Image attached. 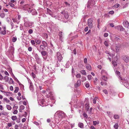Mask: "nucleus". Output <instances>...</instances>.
Instances as JSON below:
<instances>
[{"instance_id":"nucleus-1","label":"nucleus","mask_w":129,"mask_h":129,"mask_svg":"<svg viewBox=\"0 0 129 129\" xmlns=\"http://www.w3.org/2000/svg\"><path fill=\"white\" fill-rule=\"evenodd\" d=\"M23 20L24 21V25L25 27H30L31 26L34 24V22L30 21L27 17H24Z\"/></svg>"},{"instance_id":"nucleus-2","label":"nucleus","mask_w":129,"mask_h":129,"mask_svg":"<svg viewBox=\"0 0 129 129\" xmlns=\"http://www.w3.org/2000/svg\"><path fill=\"white\" fill-rule=\"evenodd\" d=\"M57 115L58 117L62 118L65 117V114L62 111H58L56 112L54 114V116Z\"/></svg>"},{"instance_id":"nucleus-3","label":"nucleus","mask_w":129,"mask_h":129,"mask_svg":"<svg viewBox=\"0 0 129 129\" xmlns=\"http://www.w3.org/2000/svg\"><path fill=\"white\" fill-rule=\"evenodd\" d=\"M95 4V2L94 0L91 1V0H89L88 2L87 7L88 8L89 7L90 8L91 7H90V6H93Z\"/></svg>"},{"instance_id":"nucleus-4","label":"nucleus","mask_w":129,"mask_h":129,"mask_svg":"<svg viewBox=\"0 0 129 129\" xmlns=\"http://www.w3.org/2000/svg\"><path fill=\"white\" fill-rule=\"evenodd\" d=\"M93 22V20L89 18L88 20L87 24L88 26L90 28H92V22Z\"/></svg>"},{"instance_id":"nucleus-5","label":"nucleus","mask_w":129,"mask_h":129,"mask_svg":"<svg viewBox=\"0 0 129 129\" xmlns=\"http://www.w3.org/2000/svg\"><path fill=\"white\" fill-rule=\"evenodd\" d=\"M57 57L59 62H60L63 59V57L62 56L61 54L59 52L57 53Z\"/></svg>"},{"instance_id":"nucleus-6","label":"nucleus","mask_w":129,"mask_h":129,"mask_svg":"<svg viewBox=\"0 0 129 129\" xmlns=\"http://www.w3.org/2000/svg\"><path fill=\"white\" fill-rule=\"evenodd\" d=\"M122 59L126 63H128L129 62V57L127 56L124 55L123 56Z\"/></svg>"},{"instance_id":"nucleus-7","label":"nucleus","mask_w":129,"mask_h":129,"mask_svg":"<svg viewBox=\"0 0 129 129\" xmlns=\"http://www.w3.org/2000/svg\"><path fill=\"white\" fill-rule=\"evenodd\" d=\"M28 81L29 83L30 84V89L31 91H32L34 90V87L33 84L30 79H28Z\"/></svg>"},{"instance_id":"nucleus-8","label":"nucleus","mask_w":129,"mask_h":129,"mask_svg":"<svg viewBox=\"0 0 129 129\" xmlns=\"http://www.w3.org/2000/svg\"><path fill=\"white\" fill-rule=\"evenodd\" d=\"M123 24L124 27L127 28H128L129 26V23L127 21H124L123 22Z\"/></svg>"},{"instance_id":"nucleus-9","label":"nucleus","mask_w":129,"mask_h":129,"mask_svg":"<svg viewBox=\"0 0 129 129\" xmlns=\"http://www.w3.org/2000/svg\"><path fill=\"white\" fill-rule=\"evenodd\" d=\"M81 82L80 80H78L77 83L75 84V86L76 87H77L79 86L81 84Z\"/></svg>"},{"instance_id":"nucleus-10","label":"nucleus","mask_w":129,"mask_h":129,"mask_svg":"<svg viewBox=\"0 0 129 129\" xmlns=\"http://www.w3.org/2000/svg\"><path fill=\"white\" fill-rule=\"evenodd\" d=\"M23 8L24 9L26 10H28V9L30 8V6L28 4H27L24 6Z\"/></svg>"},{"instance_id":"nucleus-11","label":"nucleus","mask_w":129,"mask_h":129,"mask_svg":"<svg viewBox=\"0 0 129 129\" xmlns=\"http://www.w3.org/2000/svg\"><path fill=\"white\" fill-rule=\"evenodd\" d=\"M59 39L62 42L63 41V38L62 34V32H60L59 33Z\"/></svg>"},{"instance_id":"nucleus-12","label":"nucleus","mask_w":129,"mask_h":129,"mask_svg":"<svg viewBox=\"0 0 129 129\" xmlns=\"http://www.w3.org/2000/svg\"><path fill=\"white\" fill-rule=\"evenodd\" d=\"M40 52H41V54L42 56H45L46 54V52L45 51H41V50L39 49L38 50Z\"/></svg>"},{"instance_id":"nucleus-13","label":"nucleus","mask_w":129,"mask_h":129,"mask_svg":"<svg viewBox=\"0 0 129 129\" xmlns=\"http://www.w3.org/2000/svg\"><path fill=\"white\" fill-rule=\"evenodd\" d=\"M117 28L118 29H120V31H123L124 30V28L123 27L121 26H117Z\"/></svg>"},{"instance_id":"nucleus-14","label":"nucleus","mask_w":129,"mask_h":129,"mask_svg":"<svg viewBox=\"0 0 129 129\" xmlns=\"http://www.w3.org/2000/svg\"><path fill=\"white\" fill-rule=\"evenodd\" d=\"M111 49L113 50L114 51L116 52H117L119 50V49H118V47L116 46H115V49H114V48H113V47H111Z\"/></svg>"},{"instance_id":"nucleus-15","label":"nucleus","mask_w":129,"mask_h":129,"mask_svg":"<svg viewBox=\"0 0 129 129\" xmlns=\"http://www.w3.org/2000/svg\"><path fill=\"white\" fill-rule=\"evenodd\" d=\"M86 66L87 69L89 71H90L91 70V66L89 64H87L86 65Z\"/></svg>"},{"instance_id":"nucleus-16","label":"nucleus","mask_w":129,"mask_h":129,"mask_svg":"<svg viewBox=\"0 0 129 129\" xmlns=\"http://www.w3.org/2000/svg\"><path fill=\"white\" fill-rule=\"evenodd\" d=\"M84 124L82 122H79L78 124V126L81 128H83Z\"/></svg>"},{"instance_id":"nucleus-17","label":"nucleus","mask_w":129,"mask_h":129,"mask_svg":"<svg viewBox=\"0 0 129 129\" xmlns=\"http://www.w3.org/2000/svg\"><path fill=\"white\" fill-rule=\"evenodd\" d=\"M3 29L4 30L1 32V34L3 35H5L6 34V28L5 27H3Z\"/></svg>"},{"instance_id":"nucleus-18","label":"nucleus","mask_w":129,"mask_h":129,"mask_svg":"<svg viewBox=\"0 0 129 129\" xmlns=\"http://www.w3.org/2000/svg\"><path fill=\"white\" fill-rule=\"evenodd\" d=\"M31 12L32 14L33 15H36L37 14V12L35 9H33Z\"/></svg>"},{"instance_id":"nucleus-19","label":"nucleus","mask_w":129,"mask_h":129,"mask_svg":"<svg viewBox=\"0 0 129 129\" xmlns=\"http://www.w3.org/2000/svg\"><path fill=\"white\" fill-rule=\"evenodd\" d=\"M116 74L117 75L119 78H120V79L122 80L120 74V73L119 71H116Z\"/></svg>"},{"instance_id":"nucleus-20","label":"nucleus","mask_w":129,"mask_h":129,"mask_svg":"<svg viewBox=\"0 0 129 129\" xmlns=\"http://www.w3.org/2000/svg\"><path fill=\"white\" fill-rule=\"evenodd\" d=\"M46 47L42 45H41L40 46V49L41 50H45V48Z\"/></svg>"},{"instance_id":"nucleus-21","label":"nucleus","mask_w":129,"mask_h":129,"mask_svg":"<svg viewBox=\"0 0 129 129\" xmlns=\"http://www.w3.org/2000/svg\"><path fill=\"white\" fill-rule=\"evenodd\" d=\"M42 45L46 47L47 46V44L46 42L44 41H42Z\"/></svg>"},{"instance_id":"nucleus-22","label":"nucleus","mask_w":129,"mask_h":129,"mask_svg":"<svg viewBox=\"0 0 129 129\" xmlns=\"http://www.w3.org/2000/svg\"><path fill=\"white\" fill-rule=\"evenodd\" d=\"M104 44L106 47H108L109 46V41H105L104 42Z\"/></svg>"},{"instance_id":"nucleus-23","label":"nucleus","mask_w":129,"mask_h":129,"mask_svg":"<svg viewBox=\"0 0 129 129\" xmlns=\"http://www.w3.org/2000/svg\"><path fill=\"white\" fill-rule=\"evenodd\" d=\"M13 21L14 22L16 23L17 24H18L19 22V20H17V19L13 18L12 19Z\"/></svg>"},{"instance_id":"nucleus-24","label":"nucleus","mask_w":129,"mask_h":129,"mask_svg":"<svg viewBox=\"0 0 129 129\" xmlns=\"http://www.w3.org/2000/svg\"><path fill=\"white\" fill-rule=\"evenodd\" d=\"M4 93H5V94L7 96H9L12 94L10 92H7L5 91L4 92Z\"/></svg>"},{"instance_id":"nucleus-25","label":"nucleus","mask_w":129,"mask_h":129,"mask_svg":"<svg viewBox=\"0 0 129 129\" xmlns=\"http://www.w3.org/2000/svg\"><path fill=\"white\" fill-rule=\"evenodd\" d=\"M64 16L65 18L67 19L69 17V15L67 13H64Z\"/></svg>"},{"instance_id":"nucleus-26","label":"nucleus","mask_w":129,"mask_h":129,"mask_svg":"<svg viewBox=\"0 0 129 129\" xmlns=\"http://www.w3.org/2000/svg\"><path fill=\"white\" fill-rule=\"evenodd\" d=\"M35 41L36 43L37 44H39L41 43V41H40L39 39H35Z\"/></svg>"},{"instance_id":"nucleus-27","label":"nucleus","mask_w":129,"mask_h":129,"mask_svg":"<svg viewBox=\"0 0 129 129\" xmlns=\"http://www.w3.org/2000/svg\"><path fill=\"white\" fill-rule=\"evenodd\" d=\"M80 73L83 75H86V72L85 70H83L80 71Z\"/></svg>"},{"instance_id":"nucleus-28","label":"nucleus","mask_w":129,"mask_h":129,"mask_svg":"<svg viewBox=\"0 0 129 129\" xmlns=\"http://www.w3.org/2000/svg\"><path fill=\"white\" fill-rule=\"evenodd\" d=\"M93 123L94 125H96V124H99V122L98 121H93Z\"/></svg>"},{"instance_id":"nucleus-29","label":"nucleus","mask_w":129,"mask_h":129,"mask_svg":"<svg viewBox=\"0 0 129 129\" xmlns=\"http://www.w3.org/2000/svg\"><path fill=\"white\" fill-rule=\"evenodd\" d=\"M13 121H14L17 119V117L16 116H12L11 117Z\"/></svg>"},{"instance_id":"nucleus-30","label":"nucleus","mask_w":129,"mask_h":129,"mask_svg":"<svg viewBox=\"0 0 129 129\" xmlns=\"http://www.w3.org/2000/svg\"><path fill=\"white\" fill-rule=\"evenodd\" d=\"M89 106L88 104H85V108L88 111L89 109Z\"/></svg>"},{"instance_id":"nucleus-31","label":"nucleus","mask_w":129,"mask_h":129,"mask_svg":"<svg viewBox=\"0 0 129 129\" xmlns=\"http://www.w3.org/2000/svg\"><path fill=\"white\" fill-rule=\"evenodd\" d=\"M43 36L45 39H47L48 38V35L46 33H44L43 34Z\"/></svg>"},{"instance_id":"nucleus-32","label":"nucleus","mask_w":129,"mask_h":129,"mask_svg":"<svg viewBox=\"0 0 129 129\" xmlns=\"http://www.w3.org/2000/svg\"><path fill=\"white\" fill-rule=\"evenodd\" d=\"M6 107L7 109L9 110H10L12 109L11 106L8 105H7L6 106Z\"/></svg>"},{"instance_id":"nucleus-33","label":"nucleus","mask_w":129,"mask_h":129,"mask_svg":"<svg viewBox=\"0 0 129 129\" xmlns=\"http://www.w3.org/2000/svg\"><path fill=\"white\" fill-rule=\"evenodd\" d=\"M102 78L105 81H106L107 80V78L105 76H103Z\"/></svg>"},{"instance_id":"nucleus-34","label":"nucleus","mask_w":129,"mask_h":129,"mask_svg":"<svg viewBox=\"0 0 129 129\" xmlns=\"http://www.w3.org/2000/svg\"><path fill=\"white\" fill-rule=\"evenodd\" d=\"M92 77L91 75H89L87 76V78L89 80H91L92 79Z\"/></svg>"},{"instance_id":"nucleus-35","label":"nucleus","mask_w":129,"mask_h":129,"mask_svg":"<svg viewBox=\"0 0 129 129\" xmlns=\"http://www.w3.org/2000/svg\"><path fill=\"white\" fill-rule=\"evenodd\" d=\"M30 43L33 45H34L35 44V41L33 40H31L30 41Z\"/></svg>"},{"instance_id":"nucleus-36","label":"nucleus","mask_w":129,"mask_h":129,"mask_svg":"<svg viewBox=\"0 0 129 129\" xmlns=\"http://www.w3.org/2000/svg\"><path fill=\"white\" fill-rule=\"evenodd\" d=\"M5 14L4 13H2L0 14V17L2 18H3L5 17Z\"/></svg>"},{"instance_id":"nucleus-37","label":"nucleus","mask_w":129,"mask_h":129,"mask_svg":"<svg viewBox=\"0 0 129 129\" xmlns=\"http://www.w3.org/2000/svg\"><path fill=\"white\" fill-rule=\"evenodd\" d=\"M47 13L49 15L52 13L51 10L48 8L47 9Z\"/></svg>"},{"instance_id":"nucleus-38","label":"nucleus","mask_w":129,"mask_h":129,"mask_svg":"<svg viewBox=\"0 0 129 129\" xmlns=\"http://www.w3.org/2000/svg\"><path fill=\"white\" fill-rule=\"evenodd\" d=\"M114 118L115 119H118L119 118V116L118 115L116 114L114 115Z\"/></svg>"},{"instance_id":"nucleus-39","label":"nucleus","mask_w":129,"mask_h":129,"mask_svg":"<svg viewBox=\"0 0 129 129\" xmlns=\"http://www.w3.org/2000/svg\"><path fill=\"white\" fill-rule=\"evenodd\" d=\"M19 89V88L18 87H15V89L14 90V92L15 93H17Z\"/></svg>"},{"instance_id":"nucleus-40","label":"nucleus","mask_w":129,"mask_h":129,"mask_svg":"<svg viewBox=\"0 0 129 129\" xmlns=\"http://www.w3.org/2000/svg\"><path fill=\"white\" fill-rule=\"evenodd\" d=\"M17 40V38L16 37H13L12 40V41L13 42H14L16 41Z\"/></svg>"},{"instance_id":"nucleus-41","label":"nucleus","mask_w":129,"mask_h":129,"mask_svg":"<svg viewBox=\"0 0 129 129\" xmlns=\"http://www.w3.org/2000/svg\"><path fill=\"white\" fill-rule=\"evenodd\" d=\"M113 64L114 67H115L117 65V63L116 62L112 61V62Z\"/></svg>"},{"instance_id":"nucleus-42","label":"nucleus","mask_w":129,"mask_h":129,"mask_svg":"<svg viewBox=\"0 0 129 129\" xmlns=\"http://www.w3.org/2000/svg\"><path fill=\"white\" fill-rule=\"evenodd\" d=\"M114 128L116 129H117L118 127V125L117 123H116L114 126Z\"/></svg>"},{"instance_id":"nucleus-43","label":"nucleus","mask_w":129,"mask_h":129,"mask_svg":"<svg viewBox=\"0 0 129 129\" xmlns=\"http://www.w3.org/2000/svg\"><path fill=\"white\" fill-rule=\"evenodd\" d=\"M3 100H4L7 103H8L10 102V101L8 100L7 98H4Z\"/></svg>"},{"instance_id":"nucleus-44","label":"nucleus","mask_w":129,"mask_h":129,"mask_svg":"<svg viewBox=\"0 0 129 129\" xmlns=\"http://www.w3.org/2000/svg\"><path fill=\"white\" fill-rule=\"evenodd\" d=\"M81 81L82 82H83L85 81L86 80V78L85 77H82V78H81Z\"/></svg>"},{"instance_id":"nucleus-45","label":"nucleus","mask_w":129,"mask_h":129,"mask_svg":"<svg viewBox=\"0 0 129 129\" xmlns=\"http://www.w3.org/2000/svg\"><path fill=\"white\" fill-rule=\"evenodd\" d=\"M25 108L24 106L23 105H21L19 107V109L23 110Z\"/></svg>"},{"instance_id":"nucleus-46","label":"nucleus","mask_w":129,"mask_h":129,"mask_svg":"<svg viewBox=\"0 0 129 129\" xmlns=\"http://www.w3.org/2000/svg\"><path fill=\"white\" fill-rule=\"evenodd\" d=\"M76 77L77 78H80L81 77V75L80 74H77L76 75Z\"/></svg>"},{"instance_id":"nucleus-47","label":"nucleus","mask_w":129,"mask_h":129,"mask_svg":"<svg viewBox=\"0 0 129 129\" xmlns=\"http://www.w3.org/2000/svg\"><path fill=\"white\" fill-rule=\"evenodd\" d=\"M5 79L6 81H8L9 80V78L8 76H5Z\"/></svg>"},{"instance_id":"nucleus-48","label":"nucleus","mask_w":129,"mask_h":129,"mask_svg":"<svg viewBox=\"0 0 129 129\" xmlns=\"http://www.w3.org/2000/svg\"><path fill=\"white\" fill-rule=\"evenodd\" d=\"M65 4L67 7H70V4L68 3L67 2H65Z\"/></svg>"},{"instance_id":"nucleus-49","label":"nucleus","mask_w":129,"mask_h":129,"mask_svg":"<svg viewBox=\"0 0 129 129\" xmlns=\"http://www.w3.org/2000/svg\"><path fill=\"white\" fill-rule=\"evenodd\" d=\"M2 114L4 115H7L8 114V113L7 112H3L2 113Z\"/></svg>"},{"instance_id":"nucleus-50","label":"nucleus","mask_w":129,"mask_h":129,"mask_svg":"<svg viewBox=\"0 0 129 129\" xmlns=\"http://www.w3.org/2000/svg\"><path fill=\"white\" fill-rule=\"evenodd\" d=\"M33 30L31 29H30L28 31V33L29 34H31L33 33Z\"/></svg>"},{"instance_id":"nucleus-51","label":"nucleus","mask_w":129,"mask_h":129,"mask_svg":"<svg viewBox=\"0 0 129 129\" xmlns=\"http://www.w3.org/2000/svg\"><path fill=\"white\" fill-rule=\"evenodd\" d=\"M114 12L112 10L110 11L108 13L109 14H113L114 13Z\"/></svg>"},{"instance_id":"nucleus-52","label":"nucleus","mask_w":129,"mask_h":129,"mask_svg":"<svg viewBox=\"0 0 129 129\" xmlns=\"http://www.w3.org/2000/svg\"><path fill=\"white\" fill-rule=\"evenodd\" d=\"M85 86L86 88H88L89 86V85L88 83H86L85 84Z\"/></svg>"},{"instance_id":"nucleus-53","label":"nucleus","mask_w":129,"mask_h":129,"mask_svg":"<svg viewBox=\"0 0 129 129\" xmlns=\"http://www.w3.org/2000/svg\"><path fill=\"white\" fill-rule=\"evenodd\" d=\"M103 92L106 94H107L108 93V92L107 90L106 89L104 90H103Z\"/></svg>"},{"instance_id":"nucleus-54","label":"nucleus","mask_w":129,"mask_h":129,"mask_svg":"<svg viewBox=\"0 0 129 129\" xmlns=\"http://www.w3.org/2000/svg\"><path fill=\"white\" fill-rule=\"evenodd\" d=\"M50 15L52 17L55 18L56 17V16L54 14L52 13Z\"/></svg>"},{"instance_id":"nucleus-55","label":"nucleus","mask_w":129,"mask_h":129,"mask_svg":"<svg viewBox=\"0 0 129 129\" xmlns=\"http://www.w3.org/2000/svg\"><path fill=\"white\" fill-rule=\"evenodd\" d=\"M18 106H15V105H14L13 108V109H14V110H15V109H16L15 110H16L18 108Z\"/></svg>"},{"instance_id":"nucleus-56","label":"nucleus","mask_w":129,"mask_h":129,"mask_svg":"<svg viewBox=\"0 0 129 129\" xmlns=\"http://www.w3.org/2000/svg\"><path fill=\"white\" fill-rule=\"evenodd\" d=\"M18 111L17 110H14V111L13 112V113L14 114H16L18 113Z\"/></svg>"},{"instance_id":"nucleus-57","label":"nucleus","mask_w":129,"mask_h":129,"mask_svg":"<svg viewBox=\"0 0 129 129\" xmlns=\"http://www.w3.org/2000/svg\"><path fill=\"white\" fill-rule=\"evenodd\" d=\"M83 116L84 117H85L86 118H87V116L86 114L85 113H83Z\"/></svg>"},{"instance_id":"nucleus-58","label":"nucleus","mask_w":129,"mask_h":129,"mask_svg":"<svg viewBox=\"0 0 129 129\" xmlns=\"http://www.w3.org/2000/svg\"><path fill=\"white\" fill-rule=\"evenodd\" d=\"M9 82L10 83H12L13 82V81L12 78H10L9 81Z\"/></svg>"},{"instance_id":"nucleus-59","label":"nucleus","mask_w":129,"mask_h":129,"mask_svg":"<svg viewBox=\"0 0 129 129\" xmlns=\"http://www.w3.org/2000/svg\"><path fill=\"white\" fill-rule=\"evenodd\" d=\"M28 50L29 51H31L32 50V48L31 47H29L28 48Z\"/></svg>"},{"instance_id":"nucleus-60","label":"nucleus","mask_w":129,"mask_h":129,"mask_svg":"<svg viewBox=\"0 0 129 129\" xmlns=\"http://www.w3.org/2000/svg\"><path fill=\"white\" fill-rule=\"evenodd\" d=\"M34 123L37 126L39 125V123L36 121H34Z\"/></svg>"},{"instance_id":"nucleus-61","label":"nucleus","mask_w":129,"mask_h":129,"mask_svg":"<svg viewBox=\"0 0 129 129\" xmlns=\"http://www.w3.org/2000/svg\"><path fill=\"white\" fill-rule=\"evenodd\" d=\"M84 62L85 63H87V58H85L84 59Z\"/></svg>"},{"instance_id":"nucleus-62","label":"nucleus","mask_w":129,"mask_h":129,"mask_svg":"<svg viewBox=\"0 0 129 129\" xmlns=\"http://www.w3.org/2000/svg\"><path fill=\"white\" fill-rule=\"evenodd\" d=\"M60 63L58 62V61H57L56 63V66L57 67H58L59 66Z\"/></svg>"},{"instance_id":"nucleus-63","label":"nucleus","mask_w":129,"mask_h":129,"mask_svg":"<svg viewBox=\"0 0 129 129\" xmlns=\"http://www.w3.org/2000/svg\"><path fill=\"white\" fill-rule=\"evenodd\" d=\"M31 75L34 78H35L36 76L34 73L33 72H32V73Z\"/></svg>"},{"instance_id":"nucleus-64","label":"nucleus","mask_w":129,"mask_h":129,"mask_svg":"<svg viewBox=\"0 0 129 129\" xmlns=\"http://www.w3.org/2000/svg\"><path fill=\"white\" fill-rule=\"evenodd\" d=\"M88 26H86L84 29V31H87L88 30Z\"/></svg>"}]
</instances>
